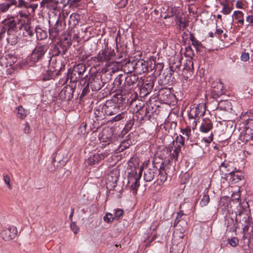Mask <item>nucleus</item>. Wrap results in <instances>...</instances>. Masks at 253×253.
<instances>
[{"label": "nucleus", "mask_w": 253, "mask_h": 253, "mask_svg": "<svg viewBox=\"0 0 253 253\" xmlns=\"http://www.w3.org/2000/svg\"><path fill=\"white\" fill-rule=\"evenodd\" d=\"M120 106L112 100H107L102 105V110L105 116H112L116 115L111 120V122H116L126 119L131 114L127 111H124L119 113Z\"/></svg>", "instance_id": "nucleus-1"}, {"label": "nucleus", "mask_w": 253, "mask_h": 253, "mask_svg": "<svg viewBox=\"0 0 253 253\" xmlns=\"http://www.w3.org/2000/svg\"><path fill=\"white\" fill-rule=\"evenodd\" d=\"M244 129L241 132L239 139L247 143L245 151L253 154V119H247L244 123Z\"/></svg>", "instance_id": "nucleus-2"}, {"label": "nucleus", "mask_w": 253, "mask_h": 253, "mask_svg": "<svg viewBox=\"0 0 253 253\" xmlns=\"http://www.w3.org/2000/svg\"><path fill=\"white\" fill-rule=\"evenodd\" d=\"M98 137L102 146L110 145L112 151L121 152L126 148V146H123L122 144H120V142L116 140L112 131L109 129L102 131L99 133Z\"/></svg>", "instance_id": "nucleus-3"}, {"label": "nucleus", "mask_w": 253, "mask_h": 253, "mask_svg": "<svg viewBox=\"0 0 253 253\" xmlns=\"http://www.w3.org/2000/svg\"><path fill=\"white\" fill-rule=\"evenodd\" d=\"M48 48V44L38 43L31 54L27 57L26 62L32 66L42 60Z\"/></svg>", "instance_id": "nucleus-4"}, {"label": "nucleus", "mask_w": 253, "mask_h": 253, "mask_svg": "<svg viewBox=\"0 0 253 253\" xmlns=\"http://www.w3.org/2000/svg\"><path fill=\"white\" fill-rule=\"evenodd\" d=\"M86 68L83 64H78L74 66L73 69H70L68 71V77L70 78L71 82L77 83L81 80L86 78L87 75L84 76Z\"/></svg>", "instance_id": "nucleus-5"}, {"label": "nucleus", "mask_w": 253, "mask_h": 253, "mask_svg": "<svg viewBox=\"0 0 253 253\" xmlns=\"http://www.w3.org/2000/svg\"><path fill=\"white\" fill-rule=\"evenodd\" d=\"M238 214H236L240 220L241 224H244L243 222L247 223L251 221V216L249 215L250 212L249 206L247 202H243L240 203L237 207Z\"/></svg>", "instance_id": "nucleus-6"}, {"label": "nucleus", "mask_w": 253, "mask_h": 253, "mask_svg": "<svg viewBox=\"0 0 253 253\" xmlns=\"http://www.w3.org/2000/svg\"><path fill=\"white\" fill-rule=\"evenodd\" d=\"M143 169H139V172L137 173L136 169L135 168L128 174V184L131 189L137 191L140 186L139 180L142 175Z\"/></svg>", "instance_id": "nucleus-7"}, {"label": "nucleus", "mask_w": 253, "mask_h": 253, "mask_svg": "<svg viewBox=\"0 0 253 253\" xmlns=\"http://www.w3.org/2000/svg\"><path fill=\"white\" fill-rule=\"evenodd\" d=\"M0 235L4 241H11L18 236L17 228L14 225L9 226L1 230Z\"/></svg>", "instance_id": "nucleus-8"}, {"label": "nucleus", "mask_w": 253, "mask_h": 253, "mask_svg": "<svg viewBox=\"0 0 253 253\" xmlns=\"http://www.w3.org/2000/svg\"><path fill=\"white\" fill-rule=\"evenodd\" d=\"M156 161L157 159L155 158L151 167L144 169V179L147 182H150L153 180L158 173L159 162Z\"/></svg>", "instance_id": "nucleus-9"}, {"label": "nucleus", "mask_w": 253, "mask_h": 253, "mask_svg": "<svg viewBox=\"0 0 253 253\" xmlns=\"http://www.w3.org/2000/svg\"><path fill=\"white\" fill-rule=\"evenodd\" d=\"M114 55V50L107 48L100 51L97 56L93 57V59L97 62H108L112 59Z\"/></svg>", "instance_id": "nucleus-10"}, {"label": "nucleus", "mask_w": 253, "mask_h": 253, "mask_svg": "<svg viewBox=\"0 0 253 253\" xmlns=\"http://www.w3.org/2000/svg\"><path fill=\"white\" fill-rule=\"evenodd\" d=\"M238 219L239 218L237 215L227 214L225 216V225L227 227V230L230 232H236L238 228Z\"/></svg>", "instance_id": "nucleus-11"}, {"label": "nucleus", "mask_w": 253, "mask_h": 253, "mask_svg": "<svg viewBox=\"0 0 253 253\" xmlns=\"http://www.w3.org/2000/svg\"><path fill=\"white\" fill-rule=\"evenodd\" d=\"M124 80V75L120 74L115 79L112 85V90L114 92L116 91H120L122 93L126 94L128 91V88H126L125 83L123 84L122 82Z\"/></svg>", "instance_id": "nucleus-12"}, {"label": "nucleus", "mask_w": 253, "mask_h": 253, "mask_svg": "<svg viewBox=\"0 0 253 253\" xmlns=\"http://www.w3.org/2000/svg\"><path fill=\"white\" fill-rule=\"evenodd\" d=\"M206 107L204 104H199L196 107L191 108L189 113V118L190 119L200 118L204 115Z\"/></svg>", "instance_id": "nucleus-13"}, {"label": "nucleus", "mask_w": 253, "mask_h": 253, "mask_svg": "<svg viewBox=\"0 0 253 253\" xmlns=\"http://www.w3.org/2000/svg\"><path fill=\"white\" fill-rule=\"evenodd\" d=\"M220 171L221 177L228 180V175L233 172L236 169L232 166V163L229 162L224 161L222 162L220 167Z\"/></svg>", "instance_id": "nucleus-14"}, {"label": "nucleus", "mask_w": 253, "mask_h": 253, "mask_svg": "<svg viewBox=\"0 0 253 253\" xmlns=\"http://www.w3.org/2000/svg\"><path fill=\"white\" fill-rule=\"evenodd\" d=\"M109 153L105 151L104 152H98L96 154L91 155L86 160V163L89 165H95L98 164L101 160L107 157Z\"/></svg>", "instance_id": "nucleus-15"}, {"label": "nucleus", "mask_w": 253, "mask_h": 253, "mask_svg": "<svg viewBox=\"0 0 253 253\" xmlns=\"http://www.w3.org/2000/svg\"><path fill=\"white\" fill-rule=\"evenodd\" d=\"M90 87L92 91H95L100 90L103 86V83L101 79V77L98 75H91L89 79Z\"/></svg>", "instance_id": "nucleus-16"}, {"label": "nucleus", "mask_w": 253, "mask_h": 253, "mask_svg": "<svg viewBox=\"0 0 253 253\" xmlns=\"http://www.w3.org/2000/svg\"><path fill=\"white\" fill-rule=\"evenodd\" d=\"M75 88L70 85H66L60 91L59 97L62 100H70L73 97Z\"/></svg>", "instance_id": "nucleus-17"}, {"label": "nucleus", "mask_w": 253, "mask_h": 253, "mask_svg": "<svg viewBox=\"0 0 253 253\" xmlns=\"http://www.w3.org/2000/svg\"><path fill=\"white\" fill-rule=\"evenodd\" d=\"M49 68L57 75H59L60 72L65 68L64 64L60 60H57L56 57L52 56L49 61Z\"/></svg>", "instance_id": "nucleus-18"}, {"label": "nucleus", "mask_w": 253, "mask_h": 253, "mask_svg": "<svg viewBox=\"0 0 253 253\" xmlns=\"http://www.w3.org/2000/svg\"><path fill=\"white\" fill-rule=\"evenodd\" d=\"M51 21H49L50 25L49 28V38L51 40L55 39L59 35V32L61 31V24L59 23V18L56 20V22L54 25H51Z\"/></svg>", "instance_id": "nucleus-19"}, {"label": "nucleus", "mask_w": 253, "mask_h": 253, "mask_svg": "<svg viewBox=\"0 0 253 253\" xmlns=\"http://www.w3.org/2000/svg\"><path fill=\"white\" fill-rule=\"evenodd\" d=\"M3 28L7 31V33H15L17 31V23L13 18L5 19L2 21Z\"/></svg>", "instance_id": "nucleus-20"}, {"label": "nucleus", "mask_w": 253, "mask_h": 253, "mask_svg": "<svg viewBox=\"0 0 253 253\" xmlns=\"http://www.w3.org/2000/svg\"><path fill=\"white\" fill-rule=\"evenodd\" d=\"M134 72L138 74H142L143 73L148 72L147 68V64L146 61L142 59H140L137 61L134 60Z\"/></svg>", "instance_id": "nucleus-21"}, {"label": "nucleus", "mask_w": 253, "mask_h": 253, "mask_svg": "<svg viewBox=\"0 0 253 253\" xmlns=\"http://www.w3.org/2000/svg\"><path fill=\"white\" fill-rule=\"evenodd\" d=\"M211 95L213 98L220 96L224 93L223 84L221 82L213 83L212 84Z\"/></svg>", "instance_id": "nucleus-22"}, {"label": "nucleus", "mask_w": 253, "mask_h": 253, "mask_svg": "<svg viewBox=\"0 0 253 253\" xmlns=\"http://www.w3.org/2000/svg\"><path fill=\"white\" fill-rule=\"evenodd\" d=\"M57 45L62 48V53H66L68 48L71 45V38L64 36L60 39Z\"/></svg>", "instance_id": "nucleus-23"}, {"label": "nucleus", "mask_w": 253, "mask_h": 253, "mask_svg": "<svg viewBox=\"0 0 253 253\" xmlns=\"http://www.w3.org/2000/svg\"><path fill=\"white\" fill-rule=\"evenodd\" d=\"M172 96L169 88H162L158 92V97L160 99L165 102H169Z\"/></svg>", "instance_id": "nucleus-24"}, {"label": "nucleus", "mask_w": 253, "mask_h": 253, "mask_svg": "<svg viewBox=\"0 0 253 253\" xmlns=\"http://www.w3.org/2000/svg\"><path fill=\"white\" fill-rule=\"evenodd\" d=\"M18 24H20L19 26V28L20 29H21L23 28H24L25 31V32H24V34L26 36H29V37H32L34 35V32H33V29L29 24L26 23L24 20L21 19H19Z\"/></svg>", "instance_id": "nucleus-25"}, {"label": "nucleus", "mask_w": 253, "mask_h": 253, "mask_svg": "<svg viewBox=\"0 0 253 253\" xmlns=\"http://www.w3.org/2000/svg\"><path fill=\"white\" fill-rule=\"evenodd\" d=\"M124 85H126V88H127L131 86H134L136 84H137L139 78L135 74H130L127 75L126 77L124 76Z\"/></svg>", "instance_id": "nucleus-26"}, {"label": "nucleus", "mask_w": 253, "mask_h": 253, "mask_svg": "<svg viewBox=\"0 0 253 253\" xmlns=\"http://www.w3.org/2000/svg\"><path fill=\"white\" fill-rule=\"evenodd\" d=\"M212 128V123L211 121L208 118H205L202 120L200 130L204 133L209 132Z\"/></svg>", "instance_id": "nucleus-27"}, {"label": "nucleus", "mask_w": 253, "mask_h": 253, "mask_svg": "<svg viewBox=\"0 0 253 253\" xmlns=\"http://www.w3.org/2000/svg\"><path fill=\"white\" fill-rule=\"evenodd\" d=\"M182 72L187 73V74H190V76H192L194 72L193 62L192 60H187L183 69Z\"/></svg>", "instance_id": "nucleus-28"}, {"label": "nucleus", "mask_w": 253, "mask_h": 253, "mask_svg": "<svg viewBox=\"0 0 253 253\" xmlns=\"http://www.w3.org/2000/svg\"><path fill=\"white\" fill-rule=\"evenodd\" d=\"M238 170H234L233 172L228 175V180L234 183H237L242 179V175Z\"/></svg>", "instance_id": "nucleus-29"}, {"label": "nucleus", "mask_w": 253, "mask_h": 253, "mask_svg": "<svg viewBox=\"0 0 253 253\" xmlns=\"http://www.w3.org/2000/svg\"><path fill=\"white\" fill-rule=\"evenodd\" d=\"M181 57L178 56L173 57V62L170 63V68L173 71L178 72L181 64Z\"/></svg>", "instance_id": "nucleus-30"}, {"label": "nucleus", "mask_w": 253, "mask_h": 253, "mask_svg": "<svg viewBox=\"0 0 253 253\" xmlns=\"http://www.w3.org/2000/svg\"><path fill=\"white\" fill-rule=\"evenodd\" d=\"M119 176L120 172L119 170L117 169H115L110 172L108 175V179L109 180L112 181L113 183V184L115 185L117 184L116 183L119 180Z\"/></svg>", "instance_id": "nucleus-31"}, {"label": "nucleus", "mask_w": 253, "mask_h": 253, "mask_svg": "<svg viewBox=\"0 0 253 253\" xmlns=\"http://www.w3.org/2000/svg\"><path fill=\"white\" fill-rule=\"evenodd\" d=\"M158 169L163 170L166 173L169 172V170L171 169L172 166V163L169 160H167L164 162L158 164Z\"/></svg>", "instance_id": "nucleus-32"}, {"label": "nucleus", "mask_w": 253, "mask_h": 253, "mask_svg": "<svg viewBox=\"0 0 253 253\" xmlns=\"http://www.w3.org/2000/svg\"><path fill=\"white\" fill-rule=\"evenodd\" d=\"M159 173L157 176V180L159 185H162L167 179L168 173L158 169Z\"/></svg>", "instance_id": "nucleus-33"}, {"label": "nucleus", "mask_w": 253, "mask_h": 253, "mask_svg": "<svg viewBox=\"0 0 253 253\" xmlns=\"http://www.w3.org/2000/svg\"><path fill=\"white\" fill-rule=\"evenodd\" d=\"M154 82L153 80L148 79L143 83L142 87L146 90L147 92H151L153 88Z\"/></svg>", "instance_id": "nucleus-34"}, {"label": "nucleus", "mask_w": 253, "mask_h": 253, "mask_svg": "<svg viewBox=\"0 0 253 253\" xmlns=\"http://www.w3.org/2000/svg\"><path fill=\"white\" fill-rule=\"evenodd\" d=\"M234 18L238 21V23L242 27L244 24V14L241 11L236 10L233 13Z\"/></svg>", "instance_id": "nucleus-35"}, {"label": "nucleus", "mask_w": 253, "mask_h": 253, "mask_svg": "<svg viewBox=\"0 0 253 253\" xmlns=\"http://www.w3.org/2000/svg\"><path fill=\"white\" fill-rule=\"evenodd\" d=\"M134 60L132 62H127L123 66V69L125 73H131L134 71Z\"/></svg>", "instance_id": "nucleus-36"}, {"label": "nucleus", "mask_w": 253, "mask_h": 253, "mask_svg": "<svg viewBox=\"0 0 253 253\" xmlns=\"http://www.w3.org/2000/svg\"><path fill=\"white\" fill-rule=\"evenodd\" d=\"M37 38L39 40H42L46 38V33L40 27H36L35 28Z\"/></svg>", "instance_id": "nucleus-37"}, {"label": "nucleus", "mask_w": 253, "mask_h": 253, "mask_svg": "<svg viewBox=\"0 0 253 253\" xmlns=\"http://www.w3.org/2000/svg\"><path fill=\"white\" fill-rule=\"evenodd\" d=\"M8 37L6 38L7 41L11 45H15L18 42V38L16 35V32L7 33Z\"/></svg>", "instance_id": "nucleus-38"}, {"label": "nucleus", "mask_w": 253, "mask_h": 253, "mask_svg": "<svg viewBox=\"0 0 253 253\" xmlns=\"http://www.w3.org/2000/svg\"><path fill=\"white\" fill-rule=\"evenodd\" d=\"M59 76L57 73L53 72L50 68L49 70L47 71L43 76V80L44 81L50 80L54 79L56 77Z\"/></svg>", "instance_id": "nucleus-39"}, {"label": "nucleus", "mask_w": 253, "mask_h": 253, "mask_svg": "<svg viewBox=\"0 0 253 253\" xmlns=\"http://www.w3.org/2000/svg\"><path fill=\"white\" fill-rule=\"evenodd\" d=\"M5 56L6 58H7V60L9 66H12L17 60L15 53H8L6 54Z\"/></svg>", "instance_id": "nucleus-40"}, {"label": "nucleus", "mask_w": 253, "mask_h": 253, "mask_svg": "<svg viewBox=\"0 0 253 253\" xmlns=\"http://www.w3.org/2000/svg\"><path fill=\"white\" fill-rule=\"evenodd\" d=\"M184 247L182 244L179 243L176 245H172L170 253H182Z\"/></svg>", "instance_id": "nucleus-41"}, {"label": "nucleus", "mask_w": 253, "mask_h": 253, "mask_svg": "<svg viewBox=\"0 0 253 253\" xmlns=\"http://www.w3.org/2000/svg\"><path fill=\"white\" fill-rule=\"evenodd\" d=\"M221 5L223 6L222 9L221 10V12L224 15H228L229 14L233 9L232 6L230 5L228 3H221Z\"/></svg>", "instance_id": "nucleus-42"}, {"label": "nucleus", "mask_w": 253, "mask_h": 253, "mask_svg": "<svg viewBox=\"0 0 253 253\" xmlns=\"http://www.w3.org/2000/svg\"><path fill=\"white\" fill-rule=\"evenodd\" d=\"M94 115L97 121L102 120L105 118V115L103 112V110L95 108L94 109Z\"/></svg>", "instance_id": "nucleus-43"}, {"label": "nucleus", "mask_w": 253, "mask_h": 253, "mask_svg": "<svg viewBox=\"0 0 253 253\" xmlns=\"http://www.w3.org/2000/svg\"><path fill=\"white\" fill-rule=\"evenodd\" d=\"M188 21L183 20L181 18H178L176 23L178 25L179 29L184 30L188 25Z\"/></svg>", "instance_id": "nucleus-44"}, {"label": "nucleus", "mask_w": 253, "mask_h": 253, "mask_svg": "<svg viewBox=\"0 0 253 253\" xmlns=\"http://www.w3.org/2000/svg\"><path fill=\"white\" fill-rule=\"evenodd\" d=\"M66 53H62V48H60L58 45H55L52 50V56L56 57L57 56H63Z\"/></svg>", "instance_id": "nucleus-45"}, {"label": "nucleus", "mask_w": 253, "mask_h": 253, "mask_svg": "<svg viewBox=\"0 0 253 253\" xmlns=\"http://www.w3.org/2000/svg\"><path fill=\"white\" fill-rule=\"evenodd\" d=\"M175 227L179 230L180 233H184L187 228V223L185 219H182V221L179 223L178 226Z\"/></svg>", "instance_id": "nucleus-46"}, {"label": "nucleus", "mask_w": 253, "mask_h": 253, "mask_svg": "<svg viewBox=\"0 0 253 253\" xmlns=\"http://www.w3.org/2000/svg\"><path fill=\"white\" fill-rule=\"evenodd\" d=\"M147 64V68L149 72H152L154 70L155 71V67L156 66V60L154 59H150L148 61H146Z\"/></svg>", "instance_id": "nucleus-47"}, {"label": "nucleus", "mask_w": 253, "mask_h": 253, "mask_svg": "<svg viewBox=\"0 0 253 253\" xmlns=\"http://www.w3.org/2000/svg\"><path fill=\"white\" fill-rule=\"evenodd\" d=\"M27 116L26 111L22 107H18L17 117L23 120Z\"/></svg>", "instance_id": "nucleus-48"}, {"label": "nucleus", "mask_w": 253, "mask_h": 253, "mask_svg": "<svg viewBox=\"0 0 253 253\" xmlns=\"http://www.w3.org/2000/svg\"><path fill=\"white\" fill-rule=\"evenodd\" d=\"M210 196L208 194H204L200 202V205L201 207L206 206L210 202Z\"/></svg>", "instance_id": "nucleus-49"}, {"label": "nucleus", "mask_w": 253, "mask_h": 253, "mask_svg": "<svg viewBox=\"0 0 253 253\" xmlns=\"http://www.w3.org/2000/svg\"><path fill=\"white\" fill-rule=\"evenodd\" d=\"M184 55L189 58V59L192 60L193 57L194 56V52L191 46H189L185 48Z\"/></svg>", "instance_id": "nucleus-50"}, {"label": "nucleus", "mask_w": 253, "mask_h": 253, "mask_svg": "<svg viewBox=\"0 0 253 253\" xmlns=\"http://www.w3.org/2000/svg\"><path fill=\"white\" fill-rule=\"evenodd\" d=\"M184 215V213L181 211L178 212L177 213V216L175 219L174 224H173L174 227L178 226L179 223L180 222L182 219H184L183 218H182V216Z\"/></svg>", "instance_id": "nucleus-51"}, {"label": "nucleus", "mask_w": 253, "mask_h": 253, "mask_svg": "<svg viewBox=\"0 0 253 253\" xmlns=\"http://www.w3.org/2000/svg\"><path fill=\"white\" fill-rule=\"evenodd\" d=\"M132 104L135 106V109L136 112H138L141 110L144 106V102L140 100H138L137 101L135 100L132 102Z\"/></svg>", "instance_id": "nucleus-52"}, {"label": "nucleus", "mask_w": 253, "mask_h": 253, "mask_svg": "<svg viewBox=\"0 0 253 253\" xmlns=\"http://www.w3.org/2000/svg\"><path fill=\"white\" fill-rule=\"evenodd\" d=\"M181 148L175 146L173 153L170 154L171 158L175 161H177L179 154L181 152Z\"/></svg>", "instance_id": "nucleus-53"}, {"label": "nucleus", "mask_w": 253, "mask_h": 253, "mask_svg": "<svg viewBox=\"0 0 253 253\" xmlns=\"http://www.w3.org/2000/svg\"><path fill=\"white\" fill-rule=\"evenodd\" d=\"M184 145V138L182 136H177L176 140L175 147L181 149V147Z\"/></svg>", "instance_id": "nucleus-54"}, {"label": "nucleus", "mask_w": 253, "mask_h": 253, "mask_svg": "<svg viewBox=\"0 0 253 253\" xmlns=\"http://www.w3.org/2000/svg\"><path fill=\"white\" fill-rule=\"evenodd\" d=\"M114 219L113 214L110 212H107L103 217L104 221L107 223L112 222Z\"/></svg>", "instance_id": "nucleus-55"}, {"label": "nucleus", "mask_w": 253, "mask_h": 253, "mask_svg": "<svg viewBox=\"0 0 253 253\" xmlns=\"http://www.w3.org/2000/svg\"><path fill=\"white\" fill-rule=\"evenodd\" d=\"M7 58H6V56L3 55L0 57V66L2 67L6 68L9 66L8 64Z\"/></svg>", "instance_id": "nucleus-56"}, {"label": "nucleus", "mask_w": 253, "mask_h": 253, "mask_svg": "<svg viewBox=\"0 0 253 253\" xmlns=\"http://www.w3.org/2000/svg\"><path fill=\"white\" fill-rule=\"evenodd\" d=\"M164 68V64L163 63H157L156 62V66L155 67V71L154 73H157L160 74Z\"/></svg>", "instance_id": "nucleus-57"}, {"label": "nucleus", "mask_w": 253, "mask_h": 253, "mask_svg": "<svg viewBox=\"0 0 253 253\" xmlns=\"http://www.w3.org/2000/svg\"><path fill=\"white\" fill-rule=\"evenodd\" d=\"M10 7L9 4L6 2L2 3L0 4V12H5L9 9Z\"/></svg>", "instance_id": "nucleus-58"}, {"label": "nucleus", "mask_w": 253, "mask_h": 253, "mask_svg": "<svg viewBox=\"0 0 253 253\" xmlns=\"http://www.w3.org/2000/svg\"><path fill=\"white\" fill-rule=\"evenodd\" d=\"M228 243L233 247L237 246L239 244V240L236 237H233L228 240Z\"/></svg>", "instance_id": "nucleus-59"}, {"label": "nucleus", "mask_w": 253, "mask_h": 253, "mask_svg": "<svg viewBox=\"0 0 253 253\" xmlns=\"http://www.w3.org/2000/svg\"><path fill=\"white\" fill-rule=\"evenodd\" d=\"M3 180L5 183L7 185V187L9 189H12V185L10 184V178L7 174H4L3 176Z\"/></svg>", "instance_id": "nucleus-60"}, {"label": "nucleus", "mask_w": 253, "mask_h": 253, "mask_svg": "<svg viewBox=\"0 0 253 253\" xmlns=\"http://www.w3.org/2000/svg\"><path fill=\"white\" fill-rule=\"evenodd\" d=\"M123 213L124 211L122 209L119 208L116 209L115 210L114 218L119 219L123 215Z\"/></svg>", "instance_id": "nucleus-61"}, {"label": "nucleus", "mask_w": 253, "mask_h": 253, "mask_svg": "<svg viewBox=\"0 0 253 253\" xmlns=\"http://www.w3.org/2000/svg\"><path fill=\"white\" fill-rule=\"evenodd\" d=\"M244 224H242L243 227V230L244 233H246L249 231L250 226H251L252 224V218L251 217V221L247 223L243 222Z\"/></svg>", "instance_id": "nucleus-62"}, {"label": "nucleus", "mask_w": 253, "mask_h": 253, "mask_svg": "<svg viewBox=\"0 0 253 253\" xmlns=\"http://www.w3.org/2000/svg\"><path fill=\"white\" fill-rule=\"evenodd\" d=\"M182 133L183 135H185L187 136V138L189 139L190 136L191 135V128L189 126H186L184 129H182Z\"/></svg>", "instance_id": "nucleus-63"}, {"label": "nucleus", "mask_w": 253, "mask_h": 253, "mask_svg": "<svg viewBox=\"0 0 253 253\" xmlns=\"http://www.w3.org/2000/svg\"><path fill=\"white\" fill-rule=\"evenodd\" d=\"M70 227L71 230L74 232V233L77 234L79 231V228L78 227L77 224L75 222H72L70 224Z\"/></svg>", "instance_id": "nucleus-64"}]
</instances>
